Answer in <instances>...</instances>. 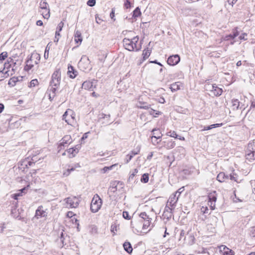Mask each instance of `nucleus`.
Instances as JSON below:
<instances>
[{
    "mask_svg": "<svg viewBox=\"0 0 255 255\" xmlns=\"http://www.w3.org/2000/svg\"><path fill=\"white\" fill-rule=\"evenodd\" d=\"M17 78L16 77H12L10 78L8 81V85L10 86H14L17 81Z\"/></svg>",
    "mask_w": 255,
    "mask_h": 255,
    "instance_id": "nucleus-24",
    "label": "nucleus"
},
{
    "mask_svg": "<svg viewBox=\"0 0 255 255\" xmlns=\"http://www.w3.org/2000/svg\"><path fill=\"white\" fill-rule=\"evenodd\" d=\"M224 175L222 173L219 174L217 177V180L220 182H223V177H224Z\"/></svg>",
    "mask_w": 255,
    "mask_h": 255,
    "instance_id": "nucleus-34",
    "label": "nucleus"
},
{
    "mask_svg": "<svg viewBox=\"0 0 255 255\" xmlns=\"http://www.w3.org/2000/svg\"><path fill=\"white\" fill-rule=\"evenodd\" d=\"M9 76L8 71L5 69H3L0 71V80H2L4 78H6Z\"/></svg>",
    "mask_w": 255,
    "mask_h": 255,
    "instance_id": "nucleus-19",
    "label": "nucleus"
},
{
    "mask_svg": "<svg viewBox=\"0 0 255 255\" xmlns=\"http://www.w3.org/2000/svg\"><path fill=\"white\" fill-rule=\"evenodd\" d=\"M149 177L148 174H144L142 176V181L144 183H147L148 181Z\"/></svg>",
    "mask_w": 255,
    "mask_h": 255,
    "instance_id": "nucleus-29",
    "label": "nucleus"
},
{
    "mask_svg": "<svg viewBox=\"0 0 255 255\" xmlns=\"http://www.w3.org/2000/svg\"><path fill=\"white\" fill-rule=\"evenodd\" d=\"M237 64L239 65V62H238Z\"/></svg>",
    "mask_w": 255,
    "mask_h": 255,
    "instance_id": "nucleus-57",
    "label": "nucleus"
},
{
    "mask_svg": "<svg viewBox=\"0 0 255 255\" xmlns=\"http://www.w3.org/2000/svg\"><path fill=\"white\" fill-rule=\"evenodd\" d=\"M67 69V75L68 77L72 79H75L77 75V71L71 65L68 66Z\"/></svg>",
    "mask_w": 255,
    "mask_h": 255,
    "instance_id": "nucleus-12",
    "label": "nucleus"
},
{
    "mask_svg": "<svg viewBox=\"0 0 255 255\" xmlns=\"http://www.w3.org/2000/svg\"><path fill=\"white\" fill-rule=\"evenodd\" d=\"M111 17L112 18H114L115 17V11L114 10H112L110 14Z\"/></svg>",
    "mask_w": 255,
    "mask_h": 255,
    "instance_id": "nucleus-43",
    "label": "nucleus"
},
{
    "mask_svg": "<svg viewBox=\"0 0 255 255\" xmlns=\"http://www.w3.org/2000/svg\"><path fill=\"white\" fill-rule=\"evenodd\" d=\"M237 64L239 65V62H238Z\"/></svg>",
    "mask_w": 255,
    "mask_h": 255,
    "instance_id": "nucleus-58",
    "label": "nucleus"
},
{
    "mask_svg": "<svg viewBox=\"0 0 255 255\" xmlns=\"http://www.w3.org/2000/svg\"><path fill=\"white\" fill-rule=\"evenodd\" d=\"M151 53V51L149 49H145L143 50L142 55L143 57V61L146 60L149 57Z\"/></svg>",
    "mask_w": 255,
    "mask_h": 255,
    "instance_id": "nucleus-17",
    "label": "nucleus"
},
{
    "mask_svg": "<svg viewBox=\"0 0 255 255\" xmlns=\"http://www.w3.org/2000/svg\"><path fill=\"white\" fill-rule=\"evenodd\" d=\"M211 128L209 127V128H207V129H211Z\"/></svg>",
    "mask_w": 255,
    "mask_h": 255,
    "instance_id": "nucleus-55",
    "label": "nucleus"
},
{
    "mask_svg": "<svg viewBox=\"0 0 255 255\" xmlns=\"http://www.w3.org/2000/svg\"><path fill=\"white\" fill-rule=\"evenodd\" d=\"M82 88L85 90H92L94 88L93 82L87 81L82 84Z\"/></svg>",
    "mask_w": 255,
    "mask_h": 255,
    "instance_id": "nucleus-15",
    "label": "nucleus"
},
{
    "mask_svg": "<svg viewBox=\"0 0 255 255\" xmlns=\"http://www.w3.org/2000/svg\"><path fill=\"white\" fill-rule=\"evenodd\" d=\"M41 12L44 19H48L50 17L49 4L45 0H42L40 2Z\"/></svg>",
    "mask_w": 255,
    "mask_h": 255,
    "instance_id": "nucleus-6",
    "label": "nucleus"
},
{
    "mask_svg": "<svg viewBox=\"0 0 255 255\" xmlns=\"http://www.w3.org/2000/svg\"><path fill=\"white\" fill-rule=\"evenodd\" d=\"M138 41L137 36H134L132 39L125 38L124 43L126 49L128 51H132L137 49L136 43Z\"/></svg>",
    "mask_w": 255,
    "mask_h": 255,
    "instance_id": "nucleus-3",
    "label": "nucleus"
},
{
    "mask_svg": "<svg viewBox=\"0 0 255 255\" xmlns=\"http://www.w3.org/2000/svg\"><path fill=\"white\" fill-rule=\"evenodd\" d=\"M74 213L73 212H68L67 214V216L69 218H72L73 216H74Z\"/></svg>",
    "mask_w": 255,
    "mask_h": 255,
    "instance_id": "nucleus-37",
    "label": "nucleus"
},
{
    "mask_svg": "<svg viewBox=\"0 0 255 255\" xmlns=\"http://www.w3.org/2000/svg\"><path fill=\"white\" fill-rule=\"evenodd\" d=\"M61 82V71L60 69L56 70L52 74L50 85L52 87H58Z\"/></svg>",
    "mask_w": 255,
    "mask_h": 255,
    "instance_id": "nucleus-5",
    "label": "nucleus"
},
{
    "mask_svg": "<svg viewBox=\"0 0 255 255\" xmlns=\"http://www.w3.org/2000/svg\"><path fill=\"white\" fill-rule=\"evenodd\" d=\"M213 200L214 202H215L216 201V197L213 198Z\"/></svg>",
    "mask_w": 255,
    "mask_h": 255,
    "instance_id": "nucleus-53",
    "label": "nucleus"
},
{
    "mask_svg": "<svg viewBox=\"0 0 255 255\" xmlns=\"http://www.w3.org/2000/svg\"><path fill=\"white\" fill-rule=\"evenodd\" d=\"M237 64L239 65V62H238Z\"/></svg>",
    "mask_w": 255,
    "mask_h": 255,
    "instance_id": "nucleus-59",
    "label": "nucleus"
},
{
    "mask_svg": "<svg viewBox=\"0 0 255 255\" xmlns=\"http://www.w3.org/2000/svg\"><path fill=\"white\" fill-rule=\"evenodd\" d=\"M21 196H22V194L20 193H19L18 191L17 193L12 195V197L15 200H17L18 198V197Z\"/></svg>",
    "mask_w": 255,
    "mask_h": 255,
    "instance_id": "nucleus-31",
    "label": "nucleus"
},
{
    "mask_svg": "<svg viewBox=\"0 0 255 255\" xmlns=\"http://www.w3.org/2000/svg\"><path fill=\"white\" fill-rule=\"evenodd\" d=\"M46 215V210L42 207H39L35 212V217L37 218L45 217Z\"/></svg>",
    "mask_w": 255,
    "mask_h": 255,
    "instance_id": "nucleus-14",
    "label": "nucleus"
},
{
    "mask_svg": "<svg viewBox=\"0 0 255 255\" xmlns=\"http://www.w3.org/2000/svg\"><path fill=\"white\" fill-rule=\"evenodd\" d=\"M124 250L128 253H131L132 252V248L131 244L129 242H126L124 244Z\"/></svg>",
    "mask_w": 255,
    "mask_h": 255,
    "instance_id": "nucleus-18",
    "label": "nucleus"
},
{
    "mask_svg": "<svg viewBox=\"0 0 255 255\" xmlns=\"http://www.w3.org/2000/svg\"><path fill=\"white\" fill-rule=\"evenodd\" d=\"M152 131L153 132V135L151 137V142L153 145H156L159 143L158 140L161 139L162 134L160 130L156 129H153Z\"/></svg>",
    "mask_w": 255,
    "mask_h": 255,
    "instance_id": "nucleus-10",
    "label": "nucleus"
},
{
    "mask_svg": "<svg viewBox=\"0 0 255 255\" xmlns=\"http://www.w3.org/2000/svg\"><path fill=\"white\" fill-rule=\"evenodd\" d=\"M38 80L37 79H33L30 81V82L29 83V87L33 88V87H34L38 85Z\"/></svg>",
    "mask_w": 255,
    "mask_h": 255,
    "instance_id": "nucleus-25",
    "label": "nucleus"
},
{
    "mask_svg": "<svg viewBox=\"0 0 255 255\" xmlns=\"http://www.w3.org/2000/svg\"><path fill=\"white\" fill-rule=\"evenodd\" d=\"M141 15L140 9L139 7H136L133 12L132 16L134 18H136L140 16Z\"/></svg>",
    "mask_w": 255,
    "mask_h": 255,
    "instance_id": "nucleus-22",
    "label": "nucleus"
},
{
    "mask_svg": "<svg viewBox=\"0 0 255 255\" xmlns=\"http://www.w3.org/2000/svg\"><path fill=\"white\" fill-rule=\"evenodd\" d=\"M174 200V197H173V194L168 199V202L169 203H170V204H172L173 205H174V204H173V201Z\"/></svg>",
    "mask_w": 255,
    "mask_h": 255,
    "instance_id": "nucleus-36",
    "label": "nucleus"
},
{
    "mask_svg": "<svg viewBox=\"0 0 255 255\" xmlns=\"http://www.w3.org/2000/svg\"><path fill=\"white\" fill-rule=\"evenodd\" d=\"M7 56V54L5 52H3L0 54V60H4Z\"/></svg>",
    "mask_w": 255,
    "mask_h": 255,
    "instance_id": "nucleus-28",
    "label": "nucleus"
},
{
    "mask_svg": "<svg viewBox=\"0 0 255 255\" xmlns=\"http://www.w3.org/2000/svg\"><path fill=\"white\" fill-rule=\"evenodd\" d=\"M182 188H180L178 191H177L174 194H173V197H174V200L173 201V204H175L178 201V197H176V195L178 194V195H180V194H181V193L182 192Z\"/></svg>",
    "mask_w": 255,
    "mask_h": 255,
    "instance_id": "nucleus-23",
    "label": "nucleus"
},
{
    "mask_svg": "<svg viewBox=\"0 0 255 255\" xmlns=\"http://www.w3.org/2000/svg\"><path fill=\"white\" fill-rule=\"evenodd\" d=\"M36 25L37 26H42L43 25V22L41 20H38L36 21Z\"/></svg>",
    "mask_w": 255,
    "mask_h": 255,
    "instance_id": "nucleus-40",
    "label": "nucleus"
},
{
    "mask_svg": "<svg viewBox=\"0 0 255 255\" xmlns=\"http://www.w3.org/2000/svg\"><path fill=\"white\" fill-rule=\"evenodd\" d=\"M73 170V168L68 169L67 170H66L65 171H64L63 172V174L65 176H67L69 175V174L71 173V171Z\"/></svg>",
    "mask_w": 255,
    "mask_h": 255,
    "instance_id": "nucleus-30",
    "label": "nucleus"
},
{
    "mask_svg": "<svg viewBox=\"0 0 255 255\" xmlns=\"http://www.w3.org/2000/svg\"><path fill=\"white\" fill-rule=\"evenodd\" d=\"M180 61V57L177 55H173L170 56L167 60V63L170 66H175L177 65Z\"/></svg>",
    "mask_w": 255,
    "mask_h": 255,
    "instance_id": "nucleus-9",
    "label": "nucleus"
},
{
    "mask_svg": "<svg viewBox=\"0 0 255 255\" xmlns=\"http://www.w3.org/2000/svg\"><path fill=\"white\" fill-rule=\"evenodd\" d=\"M72 141L73 139L71 135L70 134H66L64 135L60 141L59 147H60V149H62V147L68 146L72 143Z\"/></svg>",
    "mask_w": 255,
    "mask_h": 255,
    "instance_id": "nucleus-8",
    "label": "nucleus"
},
{
    "mask_svg": "<svg viewBox=\"0 0 255 255\" xmlns=\"http://www.w3.org/2000/svg\"><path fill=\"white\" fill-rule=\"evenodd\" d=\"M144 215H145V213H142L140 214V216L142 217Z\"/></svg>",
    "mask_w": 255,
    "mask_h": 255,
    "instance_id": "nucleus-51",
    "label": "nucleus"
},
{
    "mask_svg": "<svg viewBox=\"0 0 255 255\" xmlns=\"http://www.w3.org/2000/svg\"><path fill=\"white\" fill-rule=\"evenodd\" d=\"M62 204L67 208H76L79 205V200L75 197H68L64 199Z\"/></svg>",
    "mask_w": 255,
    "mask_h": 255,
    "instance_id": "nucleus-7",
    "label": "nucleus"
},
{
    "mask_svg": "<svg viewBox=\"0 0 255 255\" xmlns=\"http://www.w3.org/2000/svg\"><path fill=\"white\" fill-rule=\"evenodd\" d=\"M44 57L45 59H47L48 58V53L46 54V53H44Z\"/></svg>",
    "mask_w": 255,
    "mask_h": 255,
    "instance_id": "nucleus-48",
    "label": "nucleus"
},
{
    "mask_svg": "<svg viewBox=\"0 0 255 255\" xmlns=\"http://www.w3.org/2000/svg\"><path fill=\"white\" fill-rule=\"evenodd\" d=\"M178 138H179V139H180L181 140H185V137L183 136H180V137L178 136Z\"/></svg>",
    "mask_w": 255,
    "mask_h": 255,
    "instance_id": "nucleus-46",
    "label": "nucleus"
},
{
    "mask_svg": "<svg viewBox=\"0 0 255 255\" xmlns=\"http://www.w3.org/2000/svg\"><path fill=\"white\" fill-rule=\"evenodd\" d=\"M175 136H174V135H173L172 136L175 137V138H178V135H176V134H175Z\"/></svg>",
    "mask_w": 255,
    "mask_h": 255,
    "instance_id": "nucleus-52",
    "label": "nucleus"
},
{
    "mask_svg": "<svg viewBox=\"0 0 255 255\" xmlns=\"http://www.w3.org/2000/svg\"><path fill=\"white\" fill-rule=\"evenodd\" d=\"M87 137V133H85V134L83 135V136H82V138H81V139H82V140H84V139H86Z\"/></svg>",
    "mask_w": 255,
    "mask_h": 255,
    "instance_id": "nucleus-44",
    "label": "nucleus"
},
{
    "mask_svg": "<svg viewBox=\"0 0 255 255\" xmlns=\"http://www.w3.org/2000/svg\"><path fill=\"white\" fill-rule=\"evenodd\" d=\"M102 201L101 198L98 195H95L93 197L90 205V210L92 213L98 212L101 208Z\"/></svg>",
    "mask_w": 255,
    "mask_h": 255,
    "instance_id": "nucleus-4",
    "label": "nucleus"
},
{
    "mask_svg": "<svg viewBox=\"0 0 255 255\" xmlns=\"http://www.w3.org/2000/svg\"><path fill=\"white\" fill-rule=\"evenodd\" d=\"M26 188H27V187H24V188H22V189H21L20 190H19L18 192L19 193H20L22 195V193H24V191H25V190H26Z\"/></svg>",
    "mask_w": 255,
    "mask_h": 255,
    "instance_id": "nucleus-42",
    "label": "nucleus"
},
{
    "mask_svg": "<svg viewBox=\"0 0 255 255\" xmlns=\"http://www.w3.org/2000/svg\"><path fill=\"white\" fill-rule=\"evenodd\" d=\"M87 4L90 6H93L96 4L95 0H89L87 2Z\"/></svg>",
    "mask_w": 255,
    "mask_h": 255,
    "instance_id": "nucleus-32",
    "label": "nucleus"
},
{
    "mask_svg": "<svg viewBox=\"0 0 255 255\" xmlns=\"http://www.w3.org/2000/svg\"><path fill=\"white\" fill-rule=\"evenodd\" d=\"M165 101V99L163 97H161L158 100V102L161 104H164Z\"/></svg>",
    "mask_w": 255,
    "mask_h": 255,
    "instance_id": "nucleus-38",
    "label": "nucleus"
},
{
    "mask_svg": "<svg viewBox=\"0 0 255 255\" xmlns=\"http://www.w3.org/2000/svg\"><path fill=\"white\" fill-rule=\"evenodd\" d=\"M150 63L156 64H157L159 66H162V64L161 63H160V62H157V61H151L150 62Z\"/></svg>",
    "mask_w": 255,
    "mask_h": 255,
    "instance_id": "nucleus-39",
    "label": "nucleus"
},
{
    "mask_svg": "<svg viewBox=\"0 0 255 255\" xmlns=\"http://www.w3.org/2000/svg\"><path fill=\"white\" fill-rule=\"evenodd\" d=\"M28 186H29V184H27V187H28Z\"/></svg>",
    "mask_w": 255,
    "mask_h": 255,
    "instance_id": "nucleus-56",
    "label": "nucleus"
},
{
    "mask_svg": "<svg viewBox=\"0 0 255 255\" xmlns=\"http://www.w3.org/2000/svg\"><path fill=\"white\" fill-rule=\"evenodd\" d=\"M206 90L209 95L214 97H219L223 94V90L216 83L208 82L206 85Z\"/></svg>",
    "mask_w": 255,
    "mask_h": 255,
    "instance_id": "nucleus-1",
    "label": "nucleus"
},
{
    "mask_svg": "<svg viewBox=\"0 0 255 255\" xmlns=\"http://www.w3.org/2000/svg\"><path fill=\"white\" fill-rule=\"evenodd\" d=\"M249 255H255V253H252L250 254H249Z\"/></svg>",
    "mask_w": 255,
    "mask_h": 255,
    "instance_id": "nucleus-54",
    "label": "nucleus"
},
{
    "mask_svg": "<svg viewBox=\"0 0 255 255\" xmlns=\"http://www.w3.org/2000/svg\"><path fill=\"white\" fill-rule=\"evenodd\" d=\"M92 95L93 97H97L98 96V95H97L95 93V92H93L92 93Z\"/></svg>",
    "mask_w": 255,
    "mask_h": 255,
    "instance_id": "nucleus-49",
    "label": "nucleus"
},
{
    "mask_svg": "<svg viewBox=\"0 0 255 255\" xmlns=\"http://www.w3.org/2000/svg\"><path fill=\"white\" fill-rule=\"evenodd\" d=\"M75 40L76 43H78L79 42V43L80 44L82 42V39L81 36H78L77 38H76Z\"/></svg>",
    "mask_w": 255,
    "mask_h": 255,
    "instance_id": "nucleus-35",
    "label": "nucleus"
},
{
    "mask_svg": "<svg viewBox=\"0 0 255 255\" xmlns=\"http://www.w3.org/2000/svg\"><path fill=\"white\" fill-rule=\"evenodd\" d=\"M142 108H143V109H148V106L147 105H145L142 107H141Z\"/></svg>",
    "mask_w": 255,
    "mask_h": 255,
    "instance_id": "nucleus-50",
    "label": "nucleus"
},
{
    "mask_svg": "<svg viewBox=\"0 0 255 255\" xmlns=\"http://www.w3.org/2000/svg\"><path fill=\"white\" fill-rule=\"evenodd\" d=\"M118 231V226L116 225H112L110 228V231L112 234L113 236H115L117 235Z\"/></svg>",
    "mask_w": 255,
    "mask_h": 255,
    "instance_id": "nucleus-20",
    "label": "nucleus"
},
{
    "mask_svg": "<svg viewBox=\"0 0 255 255\" xmlns=\"http://www.w3.org/2000/svg\"><path fill=\"white\" fill-rule=\"evenodd\" d=\"M62 119L68 125L73 126L76 122V114L72 110L68 109L64 113Z\"/></svg>",
    "mask_w": 255,
    "mask_h": 255,
    "instance_id": "nucleus-2",
    "label": "nucleus"
},
{
    "mask_svg": "<svg viewBox=\"0 0 255 255\" xmlns=\"http://www.w3.org/2000/svg\"><path fill=\"white\" fill-rule=\"evenodd\" d=\"M149 114L154 118L158 117L161 114V113L158 111L151 109L149 112Z\"/></svg>",
    "mask_w": 255,
    "mask_h": 255,
    "instance_id": "nucleus-21",
    "label": "nucleus"
},
{
    "mask_svg": "<svg viewBox=\"0 0 255 255\" xmlns=\"http://www.w3.org/2000/svg\"><path fill=\"white\" fill-rule=\"evenodd\" d=\"M220 250L223 252V255H234L232 250L224 246L220 247Z\"/></svg>",
    "mask_w": 255,
    "mask_h": 255,
    "instance_id": "nucleus-16",
    "label": "nucleus"
},
{
    "mask_svg": "<svg viewBox=\"0 0 255 255\" xmlns=\"http://www.w3.org/2000/svg\"><path fill=\"white\" fill-rule=\"evenodd\" d=\"M62 27H63V24H61L59 25V32L62 30Z\"/></svg>",
    "mask_w": 255,
    "mask_h": 255,
    "instance_id": "nucleus-45",
    "label": "nucleus"
},
{
    "mask_svg": "<svg viewBox=\"0 0 255 255\" xmlns=\"http://www.w3.org/2000/svg\"><path fill=\"white\" fill-rule=\"evenodd\" d=\"M123 216L125 219L127 220H129L130 219V217L129 216L128 213L127 212H123Z\"/></svg>",
    "mask_w": 255,
    "mask_h": 255,
    "instance_id": "nucleus-33",
    "label": "nucleus"
},
{
    "mask_svg": "<svg viewBox=\"0 0 255 255\" xmlns=\"http://www.w3.org/2000/svg\"><path fill=\"white\" fill-rule=\"evenodd\" d=\"M60 33L59 31H56L55 32V39H54V42L57 43L59 40V38L60 37Z\"/></svg>",
    "mask_w": 255,
    "mask_h": 255,
    "instance_id": "nucleus-27",
    "label": "nucleus"
},
{
    "mask_svg": "<svg viewBox=\"0 0 255 255\" xmlns=\"http://www.w3.org/2000/svg\"><path fill=\"white\" fill-rule=\"evenodd\" d=\"M4 108V105L2 104H0V114L2 112Z\"/></svg>",
    "mask_w": 255,
    "mask_h": 255,
    "instance_id": "nucleus-41",
    "label": "nucleus"
},
{
    "mask_svg": "<svg viewBox=\"0 0 255 255\" xmlns=\"http://www.w3.org/2000/svg\"><path fill=\"white\" fill-rule=\"evenodd\" d=\"M78 152L79 150L76 147H73L67 149L63 153L62 155H66L67 157L71 158L75 157Z\"/></svg>",
    "mask_w": 255,
    "mask_h": 255,
    "instance_id": "nucleus-11",
    "label": "nucleus"
},
{
    "mask_svg": "<svg viewBox=\"0 0 255 255\" xmlns=\"http://www.w3.org/2000/svg\"><path fill=\"white\" fill-rule=\"evenodd\" d=\"M49 50H50V48L48 47V45H47L46 48V50H45V52L46 53V52H47V53H48Z\"/></svg>",
    "mask_w": 255,
    "mask_h": 255,
    "instance_id": "nucleus-47",
    "label": "nucleus"
},
{
    "mask_svg": "<svg viewBox=\"0 0 255 255\" xmlns=\"http://www.w3.org/2000/svg\"><path fill=\"white\" fill-rule=\"evenodd\" d=\"M149 223L147 222L143 224L142 226V229L144 232H147L149 231Z\"/></svg>",
    "mask_w": 255,
    "mask_h": 255,
    "instance_id": "nucleus-26",
    "label": "nucleus"
},
{
    "mask_svg": "<svg viewBox=\"0 0 255 255\" xmlns=\"http://www.w3.org/2000/svg\"><path fill=\"white\" fill-rule=\"evenodd\" d=\"M181 85L180 82H175L171 84L169 88L171 92L174 93L180 90Z\"/></svg>",
    "mask_w": 255,
    "mask_h": 255,
    "instance_id": "nucleus-13",
    "label": "nucleus"
}]
</instances>
